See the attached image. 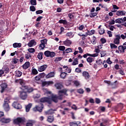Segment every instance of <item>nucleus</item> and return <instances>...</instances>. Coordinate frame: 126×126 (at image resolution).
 <instances>
[{"label":"nucleus","instance_id":"c756f323","mask_svg":"<svg viewBox=\"0 0 126 126\" xmlns=\"http://www.w3.org/2000/svg\"><path fill=\"white\" fill-rule=\"evenodd\" d=\"M21 43H14L13 44V48H21Z\"/></svg>","mask_w":126,"mask_h":126},{"label":"nucleus","instance_id":"a211bd4d","mask_svg":"<svg viewBox=\"0 0 126 126\" xmlns=\"http://www.w3.org/2000/svg\"><path fill=\"white\" fill-rule=\"evenodd\" d=\"M39 72H38V70L36 69V68L32 67V68L31 75H37Z\"/></svg>","mask_w":126,"mask_h":126},{"label":"nucleus","instance_id":"0eeeda50","mask_svg":"<svg viewBox=\"0 0 126 126\" xmlns=\"http://www.w3.org/2000/svg\"><path fill=\"white\" fill-rule=\"evenodd\" d=\"M67 89H64L63 90H61L58 92V94L61 98H63V95H65V96H68V94H67Z\"/></svg>","mask_w":126,"mask_h":126},{"label":"nucleus","instance_id":"864d4df0","mask_svg":"<svg viewBox=\"0 0 126 126\" xmlns=\"http://www.w3.org/2000/svg\"><path fill=\"white\" fill-rule=\"evenodd\" d=\"M77 92L79 93V94H83V93H84V91H83V89H80L77 90Z\"/></svg>","mask_w":126,"mask_h":126},{"label":"nucleus","instance_id":"412c9836","mask_svg":"<svg viewBox=\"0 0 126 126\" xmlns=\"http://www.w3.org/2000/svg\"><path fill=\"white\" fill-rule=\"evenodd\" d=\"M36 41H35L34 40H31L28 44V46H29V47H33V46H35V45H36Z\"/></svg>","mask_w":126,"mask_h":126},{"label":"nucleus","instance_id":"c03bdc74","mask_svg":"<svg viewBox=\"0 0 126 126\" xmlns=\"http://www.w3.org/2000/svg\"><path fill=\"white\" fill-rule=\"evenodd\" d=\"M59 51H62L63 52V51L65 50V47L64 46H62V45L59 46Z\"/></svg>","mask_w":126,"mask_h":126},{"label":"nucleus","instance_id":"774afa93","mask_svg":"<svg viewBox=\"0 0 126 126\" xmlns=\"http://www.w3.org/2000/svg\"><path fill=\"white\" fill-rule=\"evenodd\" d=\"M68 17L70 18V19H72L73 17H74V16L72 13H69Z\"/></svg>","mask_w":126,"mask_h":126},{"label":"nucleus","instance_id":"cd10ccee","mask_svg":"<svg viewBox=\"0 0 126 126\" xmlns=\"http://www.w3.org/2000/svg\"><path fill=\"white\" fill-rule=\"evenodd\" d=\"M59 23L63 24V25H67V21L66 20L61 19L59 21Z\"/></svg>","mask_w":126,"mask_h":126},{"label":"nucleus","instance_id":"423d86ee","mask_svg":"<svg viewBox=\"0 0 126 126\" xmlns=\"http://www.w3.org/2000/svg\"><path fill=\"white\" fill-rule=\"evenodd\" d=\"M43 109H44V104L40 103V105L36 106L35 107H34L33 108V111H34V112H37V111L38 112L41 113L43 111Z\"/></svg>","mask_w":126,"mask_h":126},{"label":"nucleus","instance_id":"49530a36","mask_svg":"<svg viewBox=\"0 0 126 126\" xmlns=\"http://www.w3.org/2000/svg\"><path fill=\"white\" fill-rule=\"evenodd\" d=\"M65 52H66V54H68L72 52V49H71V48H68L65 50Z\"/></svg>","mask_w":126,"mask_h":126},{"label":"nucleus","instance_id":"e433bc0d","mask_svg":"<svg viewBox=\"0 0 126 126\" xmlns=\"http://www.w3.org/2000/svg\"><path fill=\"white\" fill-rule=\"evenodd\" d=\"M96 39L97 38H96V37H95L94 36H93V39L91 41V43L93 45H95L96 44Z\"/></svg>","mask_w":126,"mask_h":126},{"label":"nucleus","instance_id":"4c0bfd02","mask_svg":"<svg viewBox=\"0 0 126 126\" xmlns=\"http://www.w3.org/2000/svg\"><path fill=\"white\" fill-rule=\"evenodd\" d=\"M97 14H98V13L97 12L91 13L90 14V17H91V18L95 17V16H97Z\"/></svg>","mask_w":126,"mask_h":126},{"label":"nucleus","instance_id":"8fccbe9b","mask_svg":"<svg viewBox=\"0 0 126 126\" xmlns=\"http://www.w3.org/2000/svg\"><path fill=\"white\" fill-rule=\"evenodd\" d=\"M34 79L36 81H39V80H41V77L38 75L34 77Z\"/></svg>","mask_w":126,"mask_h":126},{"label":"nucleus","instance_id":"473e14b6","mask_svg":"<svg viewBox=\"0 0 126 126\" xmlns=\"http://www.w3.org/2000/svg\"><path fill=\"white\" fill-rule=\"evenodd\" d=\"M31 107H32V104L31 103H30L28 105H27L26 106V112H29V111H30V109H31Z\"/></svg>","mask_w":126,"mask_h":126},{"label":"nucleus","instance_id":"4d7b16f0","mask_svg":"<svg viewBox=\"0 0 126 126\" xmlns=\"http://www.w3.org/2000/svg\"><path fill=\"white\" fill-rule=\"evenodd\" d=\"M43 11L42 10H38L36 11L35 13L36 14H42L43 13Z\"/></svg>","mask_w":126,"mask_h":126},{"label":"nucleus","instance_id":"39448f33","mask_svg":"<svg viewBox=\"0 0 126 126\" xmlns=\"http://www.w3.org/2000/svg\"><path fill=\"white\" fill-rule=\"evenodd\" d=\"M44 55L46 58H54L56 56V53L55 52L46 51L44 52Z\"/></svg>","mask_w":126,"mask_h":126},{"label":"nucleus","instance_id":"f3484780","mask_svg":"<svg viewBox=\"0 0 126 126\" xmlns=\"http://www.w3.org/2000/svg\"><path fill=\"white\" fill-rule=\"evenodd\" d=\"M116 15L117 16H123V15H126V12L124 10H119L117 12Z\"/></svg>","mask_w":126,"mask_h":126},{"label":"nucleus","instance_id":"3c124183","mask_svg":"<svg viewBox=\"0 0 126 126\" xmlns=\"http://www.w3.org/2000/svg\"><path fill=\"white\" fill-rule=\"evenodd\" d=\"M38 75H39L40 78H44L46 76V74L44 72L39 73Z\"/></svg>","mask_w":126,"mask_h":126},{"label":"nucleus","instance_id":"393cba45","mask_svg":"<svg viewBox=\"0 0 126 126\" xmlns=\"http://www.w3.org/2000/svg\"><path fill=\"white\" fill-rule=\"evenodd\" d=\"M2 69L4 71V72L6 73H8L9 72V68H8V66L6 65H4L2 67Z\"/></svg>","mask_w":126,"mask_h":126},{"label":"nucleus","instance_id":"de8ad7c7","mask_svg":"<svg viewBox=\"0 0 126 126\" xmlns=\"http://www.w3.org/2000/svg\"><path fill=\"white\" fill-rule=\"evenodd\" d=\"M40 97H41V95H40V94H36L33 95V98H34V99H38V98H40Z\"/></svg>","mask_w":126,"mask_h":126},{"label":"nucleus","instance_id":"13d9d810","mask_svg":"<svg viewBox=\"0 0 126 126\" xmlns=\"http://www.w3.org/2000/svg\"><path fill=\"white\" fill-rule=\"evenodd\" d=\"M100 55H101V56H100L101 58H103V57H105V56H106V52H105V51H102L100 53Z\"/></svg>","mask_w":126,"mask_h":126},{"label":"nucleus","instance_id":"7c9ffc66","mask_svg":"<svg viewBox=\"0 0 126 126\" xmlns=\"http://www.w3.org/2000/svg\"><path fill=\"white\" fill-rule=\"evenodd\" d=\"M43 55H44V53H43V52H39L38 53L37 58L38 59V60H43Z\"/></svg>","mask_w":126,"mask_h":126},{"label":"nucleus","instance_id":"5701e85b","mask_svg":"<svg viewBox=\"0 0 126 126\" xmlns=\"http://www.w3.org/2000/svg\"><path fill=\"white\" fill-rule=\"evenodd\" d=\"M54 76H55V72H51L45 76V78H51V77H54Z\"/></svg>","mask_w":126,"mask_h":126},{"label":"nucleus","instance_id":"9d476101","mask_svg":"<svg viewBox=\"0 0 126 126\" xmlns=\"http://www.w3.org/2000/svg\"><path fill=\"white\" fill-rule=\"evenodd\" d=\"M52 84H54L53 81H44L42 83V86H50V85H52Z\"/></svg>","mask_w":126,"mask_h":126},{"label":"nucleus","instance_id":"1a4fd4ad","mask_svg":"<svg viewBox=\"0 0 126 126\" xmlns=\"http://www.w3.org/2000/svg\"><path fill=\"white\" fill-rule=\"evenodd\" d=\"M48 67V65L47 64H44L40 66H38L37 68L38 71L39 72H42V71H45L46 70V69Z\"/></svg>","mask_w":126,"mask_h":126},{"label":"nucleus","instance_id":"6e6552de","mask_svg":"<svg viewBox=\"0 0 126 126\" xmlns=\"http://www.w3.org/2000/svg\"><path fill=\"white\" fill-rule=\"evenodd\" d=\"M115 38H114L113 42L115 45H119L120 44V40L122 38V35L120 34H118L115 35Z\"/></svg>","mask_w":126,"mask_h":126},{"label":"nucleus","instance_id":"bb28decb","mask_svg":"<svg viewBox=\"0 0 126 126\" xmlns=\"http://www.w3.org/2000/svg\"><path fill=\"white\" fill-rule=\"evenodd\" d=\"M55 121V118H54V116H50L48 117L47 122L48 123H53Z\"/></svg>","mask_w":126,"mask_h":126},{"label":"nucleus","instance_id":"4468645a","mask_svg":"<svg viewBox=\"0 0 126 126\" xmlns=\"http://www.w3.org/2000/svg\"><path fill=\"white\" fill-rule=\"evenodd\" d=\"M63 44L64 45V46L69 47V46L72 44V41H71L70 40H69L68 39H67L66 40L63 41Z\"/></svg>","mask_w":126,"mask_h":126},{"label":"nucleus","instance_id":"ddd939ff","mask_svg":"<svg viewBox=\"0 0 126 126\" xmlns=\"http://www.w3.org/2000/svg\"><path fill=\"white\" fill-rule=\"evenodd\" d=\"M118 85H119V82L115 81L114 82L111 83L110 86L112 89H116V88H118Z\"/></svg>","mask_w":126,"mask_h":126},{"label":"nucleus","instance_id":"5fc2aeb1","mask_svg":"<svg viewBox=\"0 0 126 126\" xmlns=\"http://www.w3.org/2000/svg\"><path fill=\"white\" fill-rule=\"evenodd\" d=\"M63 60L62 57H57L54 60V62H61Z\"/></svg>","mask_w":126,"mask_h":126},{"label":"nucleus","instance_id":"bf43d9fd","mask_svg":"<svg viewBox=\"0 0 126 126\" xmlns=\"http://www.w3.org/2000/svg\"><path fill=\"white\" fill-rule=\"evenodd\" d=\"M121 35L122 40H125L126 39V32H125L124 34H121Z\"/></svg>","mask_w":126,"mask_h":126},{"label":"nucleus","instance_id":"a18cd8bd","mask_svg":"<svg viewBox=\"0 0 126 126\" xmlns=\"http://www.w3.org/2000/svg\"><path fill=\"white\" fill-rule=\"evenodd\" d=\"M28 52H29V53H35V52H36V50H35V49L32 48H29L28 49Z\"/></svg>","mask_w":126,"mask_h":126},{"label":"nucleus","instance_id":"2f4dec72","mask_svg":"<svg viewBox=\"0 0 126 126\" xmlns=\"http://www.w3.org/2000/svg\"><path fill=\"white\" fill-rule=\"evenodd\" d=\"M67 73H66L65 72H62L61 73L60 77L61 78H63V79H64L65 78V77L66 76Z\"/></svg>","mask_w":126,"mask_h":126},{"label":"nucleus","instance_id":"f03ea898","mask_svg":"<svg viewBox=\"0 0 126 126\" xmlns=\"http://www.w3.org/2000/svg\"><path fill=\"white\" fill-rule=\"evenodd\" d=\"M21 89L23 91L20 92V98H22V100H26V99H27L28 96L27 93H31L34 91V89L32 87L26 85L22 86Z\"/></svg>","mask_w":126,"mask_h":126},{"label":"nucleus","instance_id":"4be33fe9","mask_svg":"<svg viewBox=\"0 0 126 126\" xmlns=\"http://www.w3.org/2000/svg\"><path fill=\"white\" fill-rule=\"evenodd\" d=\"M70 126H78V125H80V122H73L69 123Z\"/></svg>","mask_w":126,"mask_h":126},{"label":"nucleus","instance_id":"58836bf2","mask_svg":"<svg viewBox=\"0 0 126 126\" xmlns=\"http://www.w3.org/2000/svg\"><path fill=\"white\" fill-rule=\"evenodd\" d=\"M110 48L111 49H117V48H118V46L116 45L115 43H110Z\"/></svg>","mask_w":126,"mask_h":126},{"label":"nucleus","instance_id":"9b49d317","mask_svg":"<svg viewBox=\"0 0 126 126\" xmlns=\"http://www.w3.org/2000/svg\"><path fill=\"white\" fill-rule=\"evenodd\" d=\"M0 92L1 93H3L4 92V90H5V89H6V88H7V84H6V83H2L0 85Z\"/></svg>","mask_w":126,"mask_h":126},{"label":"nucleus","instance_id":"e2e57ef3","mask_svg":"<svg viewBox=\"0 0 126 126\" xmlns=\"http://www.w3.org/2000/svg\"><path fill=\"white\" fill-rule=\"evenodd\" d=\"M100 42L102 43V44H105V43L107 42V40L105 38H102L100 39Z\"/></svg>","mask_w":126,"mask_h":126},{"label":"nucleus","instance_id":"c85d7f7f","mask_svg":"<svg viewBox=\"0 0 126 126\" xmlns=\"http://www.w3.org/2000/svg\"><path fill=\"white\" fill-rule=\"evenodd\" d=\"M22 75V72L18 70L15 71V75L16 77H20Z\"/></svg>","mask_w":126,"mask_h":126},{"label":"nucleus","instance_id":"338daca9","mask_svg":"<svg viewBox=\"0 0 126 126\" xmlns=\"http://www.w3.org/2000/svg\"><path fill=\"white\" fill-rule=\"evenodd\" d=\"M71 109H72L73 110H77V106H76V105H75V104H73V105L71 107Z\"/></svg>","mask_w":126,"mask_h":126},{"label":"nucleus","instance_id":"b1692460","mask_svg":"<svg viewBox=\"0 0 126 126\" xmlns=\"http://www.w3.org/2000/svg\"><path fill=\"white\" fill-rule=\"evenodd\" d=\"M3 108L6 112H8V111H9L10 109V108L9 107V104H8V103H4Z\"/></svg>","mask_w":126,"mask_h":126},{"label":"nucleus","instance_id":"6ab92c4d","mask_svg":"<svg viewBox=\"0 0 126 126\" xmlns=\"http://www.w3.org/2000/svg\"><path fill=\"white\" fill-rule=\"evenodd\" d=\"M30 66V62H27L23 65L22 67L24 69H27Z\"/></svg>","mask_w":126,"mask_h":126},{"label":"nucleus","instance_id":"a878e982","mask_svg":"<svg viewBox=\"0 0 126 126\" xmlns=\"http://www.w3.org/2000/svg\"><path fill=\"white\" fill-rule=\"evenodd\" d=\"M36 123L35 120H29L28 123L26 124V126H33V123Z\"/></svg>","mask_w":126,"mask_h":126},{"label":"nucleus","instance_id":"f8f14e48","mask_svg":"<svg viewBox=\"0 0 126 126\" xmlns=\"http://www.w3.org/2000/svg\"><path fill=\"white\" fill-rule=\"evenodd\" d=\"M82 76H83L85 79H89L90 78V74L87 71H83L82 73Z\"/></svg>","mask_w":126,"mask_h":126},{"label":"nucleus","instance_id":"6e6d98bb","mask_svg":"<svg viewBox=\"0 0 126 126\" xmlns=\"http://www.w3.org/2000/svg\"><path fill=\"white\" fill-rule=\"evenodd\" d=\"M107 63H108V64H112L113 63V62L111 61V58H109L106 60Z\"/></svg>","mask_w":126,"mask_h":126},{"label":"nucleus","instance_id":"7ed1b4c3","mask_svg":"<svg viewBox=\"0 0 126 126\" xmlns=\"http://www.w3.org/2000/svg\"><path fill=\"white\" fill-rule=\"evenodd\" d=\"M26 122L25 118L18 117L15 119H14L13 124L14 125H17V126H20V124H24Z\"/></svg>","mask_w":126,"mask_h":126},{"label":"nucleus","instance_id":"ea45409f","mask_svg":"<svg viewBox=\"0 0 126 126\" xmlns=\"http://www.w3.org/2000/svg\"><path fill=\"white\" fill-rule=\"evenodd\" d=\"M87 62L88 63H90V65H91V63H92V62H93V58H91V57H89L87 59Z\"/></svg>","mask_w":126,"mask_h":126},{"label":"nucleus","instance_id":"72a5a7b5","mask_svg":"<svg viewBox=\"0 0 126 126\" xmlns=\"http://www.w3.org/2000/svg\"><path fill=\"white\" fill-rule=\"evenodd\" d=\"M66 36L69 37V38H72L73 37V32H68L66 34Z\"/></svg>","mask_w":126,"mask_h":126},{"label":"nucleus","instance_id":"603ef678","mask_svg":"<svg viewBox=\"0 0 126 126\" xmlns=\"http://www.w3.org/2000/svg\"><path fill=\"white\" fill-rule=\"evenodd\" d=\"M30 9L31 11H35L36 10V8L33 5H32L30 7Z\"/></svg>","mask_w":126,"mask_h":126},{"label":"nucleus","instance_id":"c9c22d12","mask_svg":"<svg viewBox=\"0 0 126 126\" xmlns=\"http://www.w3.org/2000/svg\"><path fill=\"white\" fill-rule=\"evenodd\" d=\"M78 64V59L76 58L74 59V61L72 63V65H76V64Z\"/></svg>","mask_w":126,"mask_h":126},{"label":"nucleus","instance_id":"79ce46f5","mask_svg":"<svg viewBox=\"0 0 126 126\" xmlns=\"http://www.w3.org/2000/svg\"><path fill=\"white\" fill-rule=\"evenodd\" d=\"M98 32L100 35H103V34L105 33V30L104 29H100L98 31Z\"/></svg>","mask_w":126,"mask_h":126},{"label":"nucleus","instance_id":"680f3d73","mask_svg":"<svg viewBox=\"0 0 126 126\" xmlns=\"http://www.w3.org/2000/svg\"><path fill=\"white\" fill-rule=\"evenodd\" d=\"M16 109H17L18 110H20V109H22V106H21V104H19L18 102L17 106H16Z\"/></svg>","mask_w":126,"mask_h":126},{"label":"nucleus","instance_id":"0e129e2a","mask_svg":"<svg viewBox=\"0 0 126 126\" xmlns=\"http://www.w3.org/2000/svg\"><path fill=\"white\" fill-rule=\"evenodd\" d=\"M102 123V124H104V125H106L108 123V120L107 119H104L103 118L101 119Z\"/></svg>","mask_w":126,"mask_h":126},{"label":"nucleus","instance_id":"a19ab883","mask_svg":"<svg viewBox=\"0 0 126 126\" xmlns=\"http://www.w3.org/2000/svg\"><path fill=\"white\" fill-rule=\"evenodd\" d=\"M30 2H31V4H32V5H37V2H36V0H31L30 1Z\"/></svg>","mask_w":126,"mask_h":126},{"label":"nucleus","instance_id":"69168bd1","mask_svg":"<svg viewBox=\"0 0 126 126\" xmlns=\"http://www.w3.org/2000/svg\"><path fill=\"white\" fill-rule=\"evenodd\" d=\"M41 19H43V16H39L36 19V21H37L38 22H40V21H41Z\"/></svg>","mask_w":126,"mask_h":126},{"label":"nucleus","instance_id":"f704fd0d","mask_svg":"<svg viewBox=\"0 0 126 126\" xmlns=\"http://www.w3.org/2000/svg\"><path fill=\"white\" fill-rule=\"evenodd\" d=\"M116 23H124L123 18H118L115 20Z\"/></svg>","mask_w":126,"mask_h":126},{"label":"nucleus","instance_id":"aec40b11","mask_svg":"<svg viewBox=\"0 0 126 126\" xmlns=\"http://www.w3.org/2000/svg\"><path fill=\"white\" fill-rule=\"evenodd\" d=\"M55 87L58 90H61L63 87V84L61 83H57L55 84Z\"/></svg>","mask_w":126,"mask_h":126},{"label":"nucleus","instance_id":"37998d69","mask_svg":"<svg viewBox=\"0 0 126 126\" xmlns=\"http://www.w3.org/2000/svg\"><path fill=\"white\" fill-rule=\"evenodd\" d=\"M95 33V30H92L91 31H88V33L89 36H91V35H93Z\"/></svg>","mask_w":126,"mask_h":126},{"label":"nucleus","instance_id":"dca6fc26","mask_svg":"<svg viewBox=\"0 0 126 126\" xmlns=\"http://www.w3.org/2000/svg\"><path fill=\"white\" fill-rule=\"evenodd\" d=\"M118 50L120 51V53H125L126 50V46L123 45H120L118 47Z\"/></svg>","mask_w":126,"mask_h":126},{"label":"nucleus","instance_id":"20e7f679","mask_svg":"<svg viewBox=\"0 0 126 126\" xmlns=\"http://www.w3.org/2000/svg\"><path fill=\"white\" fill-rule=\"evenodd\" d=\"M48 40L47 39H42L40 41L41 44L39 45V50H44L46 47L45 45H47V42Z\"/></svg>","mask_w":126,"mask_h":126},{"label":"nucleus","instance_id":"09e8293b","mask_svg":"<svg viewBox=\"0 0 126 126\" xmlns=\"http://www.w3.org/2000/svg\"><path fill=\"white\" fill-rule=\"evenodd\" d=\"M96 63L97 64H98V65H101V64L103 63V62L101 59H99L98 60L96 61Z\"/></svg>","mask_w":126,"mask_h":126},{"label":"nucleus","instance_id":"2eb2a0df","mask_svg":"<svg viewBox=\"0 0 126 126\" xmlns=\"http://www.w3.org/2000/svg\"><path fill=\"white\" fill-rule=\"evenodd\" d=\"M11 121L10 119H6L5 118H3L0 120V122H1V123H3L4 124H8V123H10Z\"/></svg>","mask_w":126,"mask_h":126},{"label":"nucleus","instance_id":"052dcab7","mask_svg":"<svg viewBox=\"0 0 126 126\" xmlns=\"http://www.w3.org/2000/svg\"><path fill=\"white\" fill-rule=\"evenodd\" d=\"M17 106H18V102L14 101V103L12 104V106L15 109H16V107H17Z\"/></svg>","mask_w":126,"mask_h":126},{"label":"nucleus","instance_id":"f257e3e1","mask_svg":"<svg viewBox=\"0 0 126 126\" xmlns=\"http://www.w3.org/2000/svg\"><path fill=\"white\" fill-rule=\"evenodd\" d=\"M59 100H63V97H61L59 95H52L51 98L49 97H43L40 99V103H47L49 105H51L52 103H58Z\"/></svg>","mask_w":126,"mask_h":126}]
</instances>
